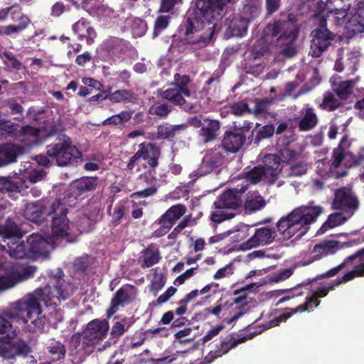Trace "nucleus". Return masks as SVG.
I'll use <instances>...</instances> for the list:
<instances>
[{
    "instance_id": "nucleus-38",
    "label": "nucleus",
    "mask_w": 364,
    "mask_h": 364,
    "mask_svg": "<svg viewBox=\"0 0 364 364\" xmlns=\"http://www.w3.org/2000/svg\"><path fill=\"white\" fill-rule=\"evenodd\" d=\"M1 109L6 115L15 116L14 119H21L23 117L24 109L21 103L14 97L4 100L1 102Z\"/></svg>"
},
{
    "instance_id": "nucleus-44",
    "label": "nucleus",
    "mask_w": 364,
    "mask_h": 364,
    "mask_svg": "<svg viewBox=\"0 0 364 364\" xmlns=\"http://www.w3.org/2000/svg\"><path fill=\"white\" fill-rule=\"evenodd\" d=\"M343 103L336 98L333 93L326 92L323 94L322 102L319 105L318 107L322 110L331 112L343 107Z\"/></svg>"
},
{
    "instance_id": "nucleus-5",
    "label": "nucleus",
    "mask_w": 364,
    "mask_h": 364,
    "mask_svg": "<svg viewBox=\"0 0 364 364\" xmlns=\"http://www.w3.org/2000/svg\"><path fill=\"white\" fill-rule=\"evenodd\" d=\"M50 280L44 287L35 290L36 295L40 301L44 302L49 310L57 311V308L62 301L67 300L70 294L66 289L65 282L63 279L64 272L61 269H58L56 273L49 274Z\"/></svg>"
},
{
    "instance_id": "nucleus-51",
    "label": "nucleus",
    "mask_w": 364,
    "mask_h": 364,
    "mask_svg": "<svg viewBox=\"0 0 364 364\" xmlns=\"http://www.w3.org/2000/svg\"><path fill=\"white\" fill-rule=\"evenodd\" d=\"M20 132L19 126L9 120H0V134L4 136H16Z\"/></svg>"
},
{
    "instance_id": "nucleus-54",
    "label": "nucleus",
    "mask_w": 364,
    "mask_h": 364,
    "mask_svg": "<svg viewBox=\"0 0 364 364\" xmlns=\"http://www.w3.org/2000/svg\"><path fill=\"white\" fill-rule=\"evenodd\" d=\"M267 176H268L265 172V169L262 167V166H255L245 174V178L247 181L251 182L252 183H257L259 182L262 178Z\"/></svg>"
},
{
    "instance_id": "nucleus-8",
    "label": "nucleus",
    "mask_w": 364,
    "mask_h": 364,
    "mask_svg": "<svg viewBox=\"0 0 364 364\" xmlns=\"http://www.w3.org/2000/svg\"><path fill=\"white\" fill-rule=\"evenodd\" d=\"M8 20L16 23V24L0 26L1 35L11 36L18 33L27 28L31 23V19L23 13L22 8L18 4H14L0 9V22Z\"/></svg>"
},
{
    "instance_id": "nucleus-39",
    "label": "nucleus",
    "mask_w": 364,
    "mask_h": 364,
    "mask_svg": "<svg viewBox=\"0 0 364 364\" xmlns=\"http://www.w3.org/2000/svg\"><path fill=\"white\" fill-rule=\"evenodd\" d=\"M264 198L257 193L249 195L245 201L244 208L247 213H252L261 210L266 206Z\"/></svg>"
},
{
    "instance_id": "nucleus-16",
    "label": "nucleus",
    "mask_w": 364,
    "mask_h": 364,
    "mask_svg": "<svg viewBox=\"0 0 364 364\" xmlns=\"http://www.w3.org/2000/svg\"><path fill=\"white\" fill-rule=\"evenodd\" d=\"M129 43L117 37H109L102 41L97 49V53L100 58L104 61H108L115 57L124 55L128 50Z\"/></svg>"
},
{
    "instance_id": "nucleus-7",
    "label": "nucleus",
    "mask_w": 364,
    "mask_h": 364,
    "mask_svg": "<svg viewBox=\"0 0 364 364\" xmlns=\"http://www.w3.org/2000/svg\"><path fill=\"white\" fill-rule=\"evenodd\" d=\"M314 21L318 26L311 33L310 53L313 57L318 58L329 47L335 35L327 28V19L323 12L316 13Z\"/></svg>"
},
{
    "instance_id": "nucleus-3",
    "label": "nucleus",
    "mask_w": 364,
    "mask_h": 364,
    "mask_svg": "<svg viewBox=\"0 0 364 364\" xmlns=\"http://www.w3.org/2000/svg\"><path fill=\"white\" fill-rule=\"evenodd\" d=\"M322 212L323 208L321 206L298 207L277 221V230L284 237L290 238L296 235V238H300L309 231V225L315 222Z\"/></svg>"
},
{
    "instance_id": "nucleus-40",
    "label": "nucleus",
    "mask_w": 364,
    "mask_h": 364,
    "mask_svg": "<svg viewBox=\"0 0 364 364\" xmlns=\"http://www.w3.org/2000/svg\"><path fill=\"white\" fill-rule=\"evenodd\" d=\"M98 213V209H95L91 213L85 211V213L79 217L77 223L81 232H90L93 229Z\"/></svg>"
},
{
    "instance_id": "nucleus-23",
    "label": "nucleus",
    "mask_w": 364,
    "mask_h": 364,
    "mask_svg": "<svg viewBox=\"0 0 364 364\" xmlns=\"http://www.w3.org/2000/svg\"><path fill=\"white\" fill-rule=\"evenodd\" d=\"M299 114L297 127L300 132H309L317 126L319 119L314 107L306 105Z\"/></svg>"
},
{
    "instance_id": "nucleus-55",
    "label": "nucleus",
    "mask_w": 364,
    "mask_h": 364,
    "mask_svg": "<svg viewBox=\"0 0 364 364\" xmlns=\"http://www.w3.org/2000/svg\"><path fill=\"white\" fill-rule=\"evenodd\" d=\"M11 343L16 355L27 357L31 353V347L29 343L23 339L18 338Z\"/></svg>"
},
{
    "instance_id": "nucleus-24",
    "label": "nucleus",
    "mask_w": 364,
    "mask_h": 364,
    "mask_svg": "<svg viewBox=\"0 0 364 364\" xmlns=\"http://www.w3.org/2000/svg\"><path fill=\"white\" fill-rule=\"evenodd\" d=\"M28 252L33 257L46 256L49 253L50 242L40 234H32L27 239Z\"/></svg>"
},
{
    "instance_id": "nucleus-12",
    "label": "nucleus",
    "mask_w": 364,
    "mask_h": 364,
    "mask_svg": "<svg viewBox=\"0 0 364 364\" xmlns=\"http://www.w3.org/2000/svg\"><path fill=\"white\" fill-rule=\"evenodd\" d=\"M109 323L106 319H93L87 324L81 334L82 347L86 348L100 343L107 335Z\"/></svg>"
},
{
    "instance_id": "nucleus-59",
    "label": "nucleus",
    "mask_w": 364,
    "mask_h": 364,
    "mask_svg": "<svg viewBox=\"0 0 364 364\" xmlns=\"http://www.w3.org/2000/svg\"><path fill=\"white\" fill-rule=\"evenodd\" d=\"M4 56L5 57L4 64L6 66L18 71L23 68L22 63L11 52H4Z\"/></svg>"
},
{
    "instance_id": "nucleus-57",
    "label": "nucleus",
    "mask_w": 364,
    "mask_h": 364,
    "mask_svg": "<svg viewBox=\"0 0 364 364\" xmlns=\"http://www.w3.org/2000/svg\"><path fill=\"white\" fill-rule=\"evenodd\" d=\"M169 16L160 15L157 16L154 27L153 37L156 38L159 36L168 26L170 22Z\"/></svg>"
},
{
    "instance_id": "nucleus-64",
    "label": "nucleus",
    "mask_w": 364,
    "mask_h": 364,
    "mask_svg": "<svg viewBox=\"0 0 364 364\" xmlns=\"http://www.w3.org/2000/svg\"><path fill=\"white\" fill-rule=\"evenodd\" d=\"M125 214V207L123 205L119 204L114 208L112 214V223L114 226H117L121 223L122 218Z\"/></svg>"
},
{
    "instance_id": "nucleus-63",
    "label": "nucleus",
    "mask_w": 364,
    "mask_h": 364,
    "mask_svg": "<svg viewBox=\"0 0 364 364\" xmlns=\"http://www.w3.org/2000/svg\"><path fill=\"white\" fill-rule=\"evenodd\" d=\"M348 264L346 262V259L338 266L333 267L326 272L325 273L318 274L316 277V279H324V278H330L336 276L337 274L339 273L343 269L348 267Z\"/></svg>"
},
{
    "instance_id": "nucleus-35",
    "label": "nucleus",
    "mask_w": 364,
    "mask_h": 364,
    "mask_svg": "<svg viewBox=\"0 0 364 364\" xmlns=\"http://www.w3.org/2000/svg\"><path fill=\"white\" fill-rule=\"evenodd\" d=\"M264 166L265 172L268 176H270L273 181L276 179L282 171L281 160L277 154H267L264 158Z\"/></svg>"
},
{
    "instance_id": "nucleus-34",
    "label": "nucleus",
    "mask_w": 364,
    "mask_h": 364,
    "mask_svg": "<svg viewBox=\"0 0 364 364\" xmlns=\"http://www.w3.org/2000/svg\"><path fill=\"white\" fill-rule=\"evenodd\" d=\"M0 235L14 240L21 239L22 235L16 223L10 218H0Z\"/></svg>"
},
{
    "instance_id": "nucleus-14",
    "label": "nucleus",
    "mask_w": 364,
    "mask_h": 364,
    "mask_svg": "<svg viewBox=\"0 0 364 364\" xmlns=\"http://www.w3.org/2000/svg\"><path fill=\"white\" fill-rule=\"evenodd\" d=\"M161 156V149L154 143L143 142L139 144V149L130 158L127 164V169L133 170L136 166V163L141 159L146 161L150 168H155L159 166V159Z\"/></svg>"
},
{
    "instance_id": "nucleus-45",
    "label": "nucleus",
    "mask_w": 364,
    "mask_h": 364,
    "mask_svg": "<svg viewBox=\"0 0 364 364\" xmlns=\"http://www.w3.org/2000/svg\"><path fill=\"white\" fill-rule=\"evenodd\" d=\"M220 129V122L218 120H210L206 126L200 129V134L205 142L215 139Z\"/></svg>"
},
{
    "instance_id": "nucleus-29",
    "label": "nucleus",
    "mask_w": 364,
    "mask_h": 364,
    "mask_svg": "<svg viewBox=\"0 0 364 364\" xmlns=\"http://www.w3.org/2000/svg\"><path fill=\"white\" fill-rule=\"evenodd\" d=\"M161 97L166 100L174 105L178 106L181 109L186 112H191L193 109L192 102H188L185 100L178 88L173 87L168 88L163 91Z\"/></svg>"
},
{
    "instance_id": "nucleus-27",
    "label": "nucleus",
    "mask_w": 364,
    "mask_h": 364,
    "mask_svg": "<svg viewBox=\"0 0 364 364\" xmlns=\"http://www.w3.org/2000/svg\"><path fill=\"white\" fill-rule=\"evenodd\" d=\"M155 175L156 171L154 168L149 169L140 174L138 177V179L142 180L143 181L146 182L147 185H150V186L141 191L133 193L131 195V198H147L156 194L158 191V188L155 184L156 182V178Z\"/></svg>"
},
{
    "instance_id": "nucleus-31",
    "label": "nucleus",
    "mask_w": 364,
    "mask_h": 364,
    "mask_svg": "<svg viewBox=\"0 0 364 364\" xmlns=\"http://www.w3.org/2000/svg\"><path fill=\"white\" fill-rule=\"evenodd\" d=\"M225 161V156L223 154L220 146L208 151L204 156L202 167L205 168L206 172H211L215 168L221 166Z\"/></svg>"
},
{
    "instance_id": "nucleus-42",
    "label": "nucleus",
    "mask_w": 364,
    "mask_h": 364,
    "mask_svg": "<svg viewBox=\"0 0 364 364\" xmlns=\"http://www.w3.org/2000/svg\"><path fill=\"white\" fill-rule=\"evenodd\" d=\"M350 217L349 215L346 217L343 213L339 212L331 213L328 217L327 220L322 225L318 232L323 234L328 229L336 228L344 223Z\"/></svg>"
},
{
    "instance_id": "nucleus-21",
    "label": "nucleus",
    "mask_w": 364,
    "mask_h": 364,
    "mask_svg": "<svg viewBox=\"0 0 364 364\" xmlns=\"http://www.w3.org/2000/svg\"><path fill=\"white\" fill-rule=\"evenodd\" d=\"M17 321L10 309L0 314V340L9 342L17 335Z\"/></svg>"
},
{
    "instance_id": "nucleus-18",
    "label": "nucleus",
    "mask_w": 364,
    "mask_h": 364,
    "mask_svg": "<svg viewBox=\"0 0 364 364\" xmlns=\"http://www.w3.org/2000/svg\"><path fill=\"white\" fill-rule=\"evenodd\" d=\"M341 247L340 242L336 240H323L318 244H316L313 247V255L308 260L303 261V265H309L328 255H333Z\"/></svg>"
},
{
    "instance_id": "nucleus-9",
    "label": "nucleus",
    "mask_w": 364,
    "mask_h": 364,
    "mask_svg": "<svg viewBox=\"0 0 364 364\" xmlns=\"http://www.w3.org/2000/svg\"><path fill=\"white\" fill-rule=\"evenodd\" d=\"M252 122H244L241 126L234 125L228 129L223 136L221 147L226 152L235 154L245 145L246 139L253 135Z\"/></svg>"
},
{
    "instance_id": "nucleus-50",
    "label": "nucleus",
    "mask_w": 364,
    "mask_h": 364,
    "mask_svg": "<svg viewBox=\"0 0 364 364\" xmlns=\"http://www.w3.org/2000/svg\"><path fill=\"white\" fill-rule=\"evenodd\" d=\"M142 268H149L157 264L161 259L159 250H154L151 248H146L143 251Z\"/></svg>"
},
{
    "instance_id": "nucleus-53",
    "label": "nucleus",
    "mask_w": 364,
    "mask_h": 364,
    "mask_svg": "<svg viewBox=\"0 0 364 364\" xmlns=\"http://www.w3.org/2000/svg\"><path fill=\"white\" fill-rule=\"evenodd\" d=\"M274 133V127L273 124H266L261 127L252 136V141L254 144H257L262 140L271 137Z\"/></svg>"
},
{
    "instance_id": "nucleus-30",
    "label": "nucleus",
    "mask_w": 364,
    "mask_h": 364,
    "mask_svg": "<svg viewBox=\"0 0 364 364\" xmlns=\"http://www.w3.org/2000/svg\"><path fill=\"white\" fill-rule=\"evenodd\" d=\"M261 13V4L257 0H245L237 15L249 24L254 21Z\"/></svg>"
},
{
    "instance_id": "nucleus-13",
    "label": "nucleus",
    "mask_w": 364,
    "mask_h": 364,
    "mask_svg": "<svg viewBox=\"0 0 364 364\" xmlns=\"http://www.w3.org/2000/svg\"><path fill=\"white\" fill-rule=\"evenodd\" d=\"M36 272V267L26 264L16 263L13 265L11 272L0 277V292L11 289L17 284L32 278Z\"/></svg>"
},
{
    "instance_id": "nucleus-33",
    "label": "nucleus",
    "mask_w": 364,
    "mask_h": 364,
    "mask_svg": "<svg viewBox=\"0 0 364 364\" xmlns=\"http://www.w3.org/2000/svg\"><path fill=\"white\" fill-rule=\"evenodd\" d=\"M97 177H82L71 185L72 194L75 197L86 192L93 191L97 186Z\"/></svg>"
},
{
    "instance_id": "nucleus-28",
    "label": "nucleus",
    "mask_w": 364,
    "mask_h": 364,
    "mask_svg": "<svg viewBox=\"0 0 364 364\" xmlns=\"http://www.w3.org/2000/svg\"><path fill=\"white\" fill-rule=\"evenodd\" d=\"M226 26V34L229 37H243L247 34L250 24L237 14L228 18Z\"/></svg>"
},
{
    "instance_id": "nucleus-41",
    "label": "nucleus",
    "mask_w": 364,
    "mask_h": 364,
    "mask_svg": "<svg viewBox=\"0 0 364 364\" xmlns=\"http://www.w3.org/2000/svg\"><path fill=\"white\" fill-rule=\"evenodd\" d=\"M23 188L21 181H13L11 178L0 177V198H3L5 193L9 194L19 193Z\"/></svg>"
},
{
    "instance_id": "nucleus-11",
    "label": "nucleus",
    "mask_w": 364,
    "mask_h": 364,
    "mask_svg": "<svg viewBox=\"0 0 364 364\" xmlns=\"http://www.w3.org/2000/svg\"><path fill=\"white\" fill-rule=\"evenodd\" d=\"M268 29L273 38L277 40H289V42L281 50V53L287 58L294 57L297 51L292 42L298 36V31L294 28L292 23L287 21H277L272 25H268Z\"/></svg>"
},
{
    "instance_id": "nucleus-22",
    "label": "nucleus",
    "mask_w": 364,
    "mask_h": 364,
    "mask_svg": "<svg viewBox=\"0 0 364 364\" xmlns=\"http://www.w3.org/2000/svg\"><path fill=\"white\" fill-rule=\"evenodd\" d=\"M187 208L183 204H176L171 206L161 217L156 220L161 227L171 229L177 220L186 214Z\"/></svg>"
},
{
    "instance_id": "nucleus-62",
    "label": "nucleus",
    "mask_w": 364,
    "mask_h": 364,
    "mask_svg": "<svg viewBox=\"0 0 364 364\" xmlns=\"http://www.w3.org/2000/svg\"><path fill=\"white\" fill-rule=\"evenodd\" d=\"M48 351L50 354L56 355L57 360L64 358L66 353L65 347L60 342L52 343L48 347Z\"/></svg>"
},
{
    "instance_id": "nucleus-52",
    "label": "nucleus",
    "mask_w": 364,
    "mask_h": 364,
    "mask_svg": "<svg viewBox=\"0 0 364 364\" xmlns=\"http://www.w3.org/2000/svg\"><path fill=\"white\" fill-rule=\"evenodd\" d=\"M127 318H124L120 321H116L111 328L110 332V339L112 340L114 343L126 332L130 324L128 323L127 326H125L127 323Z\"/></svg>"
},
{
    "instance_id": "nucleus-48",
    "label": "nucleus",
    "mask_w": 364,
    "mask_h": 364,
    "mask_svg": "<svg viewBox=\"0 0 364 364\" xmlns=\"http://www.w3.org/2000/svg\"><path fill=\"white\" fill-rule=\"evenodd\" d=\"M9 252L11 257L16 259H23L28 255V247L26 248L23 241H21V239L16 240L9 245L8 243Z\"/></svg>"
},
{
    "instance_id": "nucleus-61",
    "label": "nucleus",
    "mask_w": 364,
    "mask_h": 364,
    "mask_svg": "<svg viewBox=\"0 0 364 364\" xmlns=\"http://www.w3.org/2000/svg\"><path fill=\"white\" fill-rule=\"evenodd\" d=\"M231 112L235 116H241L244 113H251L249 105L247 102L239 101L230 105Z\"/></svg>"
},
{
    "instance_id": "nucleus-1",
    "label": "nucleus",
    "mask_w": 364,
    "mask_h": 364,
    "mask_svg": "<svg viewBox=\"0 0 364 364\" xmlns=\"http://www.w3.org/2000/svg\"><path fill=\"white\" fill-rule=\"evenodd\" d=\"M235 0H196L194 7L179 27L183 41L189 45L205 46L213 34L216 22L225 15L226 6Z\"/></svg>"
},
{
    "instance_id": "nucleus-2",
    "label": "nucleus",
    "mask_w": 364,
    "mask_h": 364,
    "mask_svg": "<svg viewBox=\"0 0 364 364\" xmlns=\"http://www.w3.org/2000/svg\"><path fill=\"white\" fill-rule=\"evenodd\" d=\"M68 208L60 200H55L48 209L40 202L31 203L26 205L24 215L28 220L36 223H42L46 216L52 217V233L54 237L65 238L69 232V220L67 217Z\"/></svg>"
},
{
    "instance_id": "nucleus-47",
    "label": "nucleus",
    "mask_w": 364,
    "mask_h": 364,
    "mask_svg": "<svg viewBox=\"0 0 364 364\" xmlns=\"http://www.w3.org/2000/svg\"><path fill=\"white\" fill-rule=\"evenodd\" d=\"M132 119V113L128 111H122L113 114L103 121L102 125L119 126L127 123Z\"/></svg>"
},
{
    "instance_id": "nucleus-17",
    "label": "nucleus",
    "mask_w": 364,
    "mask_h": 364,
    "mask_svg": "<svg viewBox=\"0 0 364 364\" xmlns=\"http://www.w3.org/2000/svg\"><path fill=\"white\" fill-rule=\"evenodd\" d=\"M277 235L276 231L272 228L267 227L257 228L248 240L240 245V249L247 250L258 246L269 245L275 240Z\"/></svg>"
},
{
    "instance_id": "nucleus-49",
    "label": "nucleus",
    "mask_w": 364,
    "mask_h": 364,
    "mask_svg": "<svg viewBox=\"0 0 364 364\" xmlns=\"http://www.w3.org/2000/svg\"><path fill=\"white\" fill-rule=\"evenodd\" d=\"M354 81H342L334 88V92L341 100H346L353 92Z\"/></svg>"
},
{
    "instance_id": "nucleus-46",
    "label": "nucleus",
    "mask_w": 364,
    "mask_h": 364,
    "mask_svg": "<svg viewBox=\"0 0 364 364\" xmlns=\"http://www.w3.org/2000/svg\"><path fill=\"white\" fill-rule=\"evenodd\" d=\"M134 100V93L132 90L127 89L116 90L110 95V102L112 104L133 102Z\"/></svg>"
},
{
    "instance_id": "nucleus-32",
    "label": "nucleus",
    "mask_w": 364,
    "mask_h": 364,
    "mask_svg": "<svg viewBox=\"0 0 364 364\" xmlns=\"http://www.w3.org/2000/svg\"><path fill=\"white\" fill-rule=\"evenodd\" d=\"M276 145L279 149L277 155L282 163H288L299 155V153L294 149L292 141L289 137L278 139Z\"/></svg>"
},
{
    "instance_id": "nucleus-20",
    "label": "nucleus",
    "mask_w": 364,
    "mask_h": 364,
    "mask_svg": "<svg viewBox=\"0 0 364 364\" xmlns=\"http://www.w3.org/2000/svg\"><path fill=\"white\" fill-rule=\"evenodd\" d=\"M72 31L79 41H85L88 46L92 45L97 37V32L90 21L83 17L73 24Z\"/></svg>"
},
{
    "instance_id": "nucleus-25",
    "label": "nucleus",
    "mask_w": 364,
    "mask_h": 364,
    "mask_svg": "<svg viewBox=\"0 0 364 364\" xmlns=\"http://www.w3.org/2000/svg\"><path fill=\"white\" fill-rule=\"evenodd\" d=\"M21 146L11 143L0 144V167H4L16 162L18 156L22 154Z\"/></svg>"
},
{
    "instance_id": "nucleus-26",
    "label": "nucleus",
    "mask_w": 364,
    "mask_h": 364,
    "mask_svg": "<svg viewBox=\"0 0 364 364\" xmlns=\"http://www.w3.org/2000/svg\"><path fill=\"white\" fill-rule=\"evenodd\" d=\"M248 338H251V337L245 336L235 339L232 336H230L229 338L226 337L225 338L221 339L219 344L216 346V349L210 353V358L208 363L226 354L229 350L235 348L239 344L245 343Z\"/></svg>"
},
{
    "instance_id": "nucleus-4",
    "label": "nucleus",
    "mask_w": 364,
    "mask_h": 364,
    "mask_svg": "<svg viewBox=\"0 0 364 364\" xmlns=\"http://www.w3.org/2000/svg\"><path fill=\"white\" fill-rule=\"evenodd\" d=\"M11 311L18 323L27 325L30 331L42 332L45 326V318L41 316L39 298L35 291L11 304Z\"/></svg>"
},
{
    "instance_id": "nucleus-36",
    "label": "nucleus",
    "mask_w": 364,
    "mask_h": 364,
    "mask_svg": "<svg viewBox=\"0 0 364 364\" xmlns=\"http://www.w3.org/2000/svg\"><path fill=\"white\" fill-rule=\"evenodd\" d=\"M129 294L124 288L119 289L111 300L109 308L107 310V316L110 318L117 311L119 306H124L129 301Z\"/></svg>"
},
{
    "instance_id": "nucleus-19",
    "label": "nucleus",
    "mask_w": 364,
    "mask_h": 364,
    "mask_svg": "<svg viewBox=\"0 0 364 364\" xmlns=\"http://www.w3.org/2000/svg\"><path fill=\"white\" fill-rule=\"evenodd\" d=\"M237 189H228L221 193L214 202L215 209L236 210L241 207L242 200Z\"/></svg>"
},
{
    "instance_id": "nucleus-60",
    "label": "nucleus",
    "mask_w": 364,
    "mask_h": 364,
    "mask_svg": "<svg viewBox=\"0 0 364 364\" xmlns=\"http://www.w3.org/2000/svg\"><path fill=\"white\" fill-rule=\"evenodd\" d=\"M101 1L103 0H81V1H79L78 7H75V9H82L90 16L94 14V11Z\"/></svg>"
},
{
    "instance_id": "nucleus-6",
    "label": "nucleus",
    "mask_w": 364,
    "mask_h": 364,
    "mask_svg": "<svg viewBox=\"0 0 364 364\" xmlns=\"http://www.w3.org/2000/svg\"><path fill=\"white\" fill-rule=\"evenodd\" d=\"M46 149L48 154L55 160V165L60 167L73 164L82 156L71 138L65 134H58L55 141L46 146Z\"/></svg>"
},
{
    "instance_id": "nucleus-10",
    "label": "nucleus",
    "mask_w": 364,
    "mask_h": 364,
    "mask_svg": "<svg viewBox=\"0 0 364 364\" xmlns=\"http://www.w3.org/2000/svg\"><path fill=\"white\" fill-rule=\"evenodd\" d=\"M337 286L333 281L328 287L318 288L316 291L310 297H306V301L305 303L298 306L294 309H287V312H285L269 321L267 323L265 328L267 329L278 326L280 323L285 322L289 318H290L293 314L296 313L304 312L311 309L313 306L316 307L318 306L320 304V300H318V298L326 296L328 294L329 291L334 289Z\"/></svg>"
},
{
    "instance_id": "nucleus-15",
    "label": "nucleus",
    "mask_w": 364,
    "mask_h": 364,
    "mask_svg": "<svg viewBox=\"0 0 364 364\" xmlns=\"http://www.w3.org/2000/svg\"><path fill=\"white\" fill-rule=\"evenodd\" d=\"M359 201L351 188L341 187L336 189L332 202V208L352 216L358 209Z\"/></svg>"
},
{
    "instance_id": "nucleus-58",
    "label": "nucleus",
    "mask_w": 364,
    "mask_h": 364,
    "mask_svg": "<svg viewBox=\"0 0 364 364\" xmlns=\"http://www.w3.org/2000/svg\"><path fill=\"white\" fill-rule=\"evenodd\" d=\"M114 14V10L104 4V1L97 6L94 11V14L90 16L97 18L98 20H102L106 18H111Z\"/></svg>"
},
{
    "instance_id": "nucleus-37",
    "label": "nucleus",
    "mask_w": 364,
    "mask_h": 364,
    "mask_svg": "<svg viewBox=\"0 0 364 364\" xmlns=\"http://www.w3.org/2000/svg\"><path fill=\"white\" fill-rule=\"evenodd\" d=\"M186 125L183 124L172 125L168 122H163L157 126L155 139H170L176 136V134L183 129Z\"/></svg>"
},
{
    "instance_id": "nucleus-56",
    "label": "nucleus",
    "mask_w": 364,
    "mask_h": 364,
    "mask_svg": "<svg viewBox=\"0 0 364 364\" xmlns=\"http://www.w3.org/2000/svg\"><path fill=\"white\" fill-rule=\"evenodd\" d=\"M172 112V107L166 103L155 104L149 109V113L166 119Z\"/></svg>"
},
{
    "instance_id": "nucleus-43",
    "label": "nucleus",
    "mask_w": 364,
    "mask_h": 364,
    "mask_svg": "<svg viewBox=\"0 0 364 364\" xmlns=\"http://www.w3.org/2000/svg\"><path fill=\"white\" fill-rule=\"evenodd\" d=\"M348 27L355 33L364 31V6H358L349 20Z\"/></svg>"
}]
</instances>
